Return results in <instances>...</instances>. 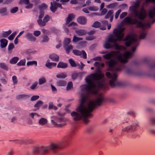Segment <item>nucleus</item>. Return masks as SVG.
I'll return each instance as SVG.
<instances>
[{
	"label": "nucleus",
	"instance_id": "nucleus-1",
	"mask_svg": "<svg viewBox=\"0 0 155 155\" xmlns=\"http://www.w3.org/2000/svg\"><path fill=\"white\" fill-rule=\"evenodd\" d=\"M124 28L119 27L113 31L114 35H110L106 41L104 46L106 48L114 47L116 51H112L103 56L106 59H111L107 62L108 70L117 71L125 68L126 73L128 74H134L133 69L125 68L123 63L127 62V59L133 55L137 47L139 44L137 35L135 34L128 35L123 39Z\"/></svg>",
	"mask_w": 155,
	"mask_h": 155
},
{
	"label": "nucleus",
	"instance_id": "nucleus-2",
	"mask_svg": "<svg viewBox=\"0 0 155 155\" xmlns=\"http://www.w3.org/2000/svg\"><path fill=\"white\" fill-rule=\"evenodd\" d=\"M104 74L101 72L91 74L85 79L87 84L81 85V89L83 93L88 94L96 95L95 99L89 101L84 95H82L80 103L76 108V111L72 112L71 115L74 121L82 120L85 124L88 123V118L91 116V113L96 106H100L105 101L101 93L98 92L99 89H105L107 85L102 79Z\"/></svg>",
	"mask_w": 155,
	"mask_h": 155
},
{
	"label": "nucleus",
	"instance_id": "nucleus-3",
	"mask_svg": "<svg viewBox=\"0 0 155 155\" xmlns=\"http://www.w3.org/2000/svg\"><path fill=\"white\" fill-rule=\"evenodd\" d=\"M140 5V1L138 0L133 2L132 5L130 7V10L135 17L137 18L140 20L138 21L136 19H132L130 17H127L123 20L122 22V24H135L137 27L144 29L149 27L150 23H153L155 22V7L148 11L147 15L150 20L149 22L146 23L143 21L147 16L146 10L143 7L140 8L139 12L137 11Z\"/></svg>",
	"mask_w": 155,
	"mask_h": 155
},
{
	"label": "nucleus",
	"instance_id": "nucleus-4",
	"mask_svg": "<svg viewBox=\"0 0 155 155\" xmlns=\"http://www.w3.org/2000/svg\"><path fill=\"white\" fill-rule=\"evenodd\" d=\"M62 148L61 146H34L32 152L34 155H43L44 153L50 152L55 153V155H62L58 152L59 150Z\"/></svg>",
	"mask_w": 155,
	"mask_h": 155
},
{
	"label": "nucleus",
	"instance_id": "nucleus-5",
	"mask_svg": "<svg viewBox=\"0 0 155 155\" xmlns=\"http://www.w3.org/2000/svg\"><path fill=\"white\" fill-rule=\"evenodd\" d=\"M52 124L55 127H59L62 125L61 123L66 122L67 119L65 118L59 117L57 116H53L51 117Z\"/></svg>",
	"mask_w": 155,
	"mask_h": 155
},
{
	"label": "nucleus",
	"instance_id": "nucleus-6",
	"mask_svg": "<svg viewBox=\"0 0 155 155\" xmlns=\"http://www.w3.org/2000/svg\"><path fill=\"white\" fill-rule=\"evenodd\" d=\"M106 75L107 78L110 79L109 83L112 87H114L118 85V83L116 80L117 75L115 72H114L111 74L109 72H107Z\"/></svg>",
	"mask_w": 155,
	"mask_h": 155
},
{
	"label": "nucleus",
	"instance_id": "nucleus-7",
	"mask_svg": "<svg viewBox=\"0 0 155 155\" xmlns=\"http://www.w3.org/2000/svg\"><path fill=\"white\" fill-rule=\"evenodd\" d=\"M138 125L139 124L137 121H134L130 125L123 128L122 129V131L125 132H128L130 130H134Z\"/></svg>",
	"mask_w": 155,
	"mask_h": 155
},
{
	"label": "nucleus",
	"instance_id": "nucleus-8",
	"mask_svg": "<svg viewBox=\"0 0 155 155\" xmlns=\"http://www.w3.org/2000/svg\"><path fill=\"white\" fill-rule=\"evenodd\" d=\"M57 7H60L61 8H62L61 4L59 3H57L55 2L51 3L50 9L51 11L53 12H55Z\"/></svg>",
	"mask_w": 155,
	"mask_h": 155
},
{
	"label": "nucleus",
	"instance_id": "nucleus-9",
	"mask_svg": "<svg viewBox=\"0 0 155 155\" xmlns=\"http://www.w3.org/2000/svg\"><path fill=\"white\" fill-rule=\"evenodd\" d=\"M73 53L75 55L78 56L82 55V57L84 59L87 58V54L84 51H80L77 50H74L72 51Z\"/></svg>",
	"mask_w": 155,
	"mask_h": 155
},
{
	"label": "nucleus",
	"instance_id": "nucleus-10",
	"mask_svg": "<svg viewBox=\"0 0 155 155\" xmlns=\"http://www.w3.org/2000/svg\"><path fill=\"white\" fill-rule=\"evenodd\" d=\"M77 22L82 25H86L87 23V19L84 16H81L79 17L77 19Z\"/></svg>",
	"mask_w": 155,
	"mask_h": 155
},
{
	"label": "nucleus",
	"instance_id": "nucleus-11",
	"mask_svg": "<svg viewBox=\"0 0 155 155\" xmlns=\"http://www.w3.org/2000/svg\"><path fill=\"white\" fill-rule=\"evenodd\" d=\"M74 17V15L72 14H69L68 17L67 18L65 24L64 25V28H66V26L69 24L71 21L72 19Z\"/></svg>",
	"mask_w": 155,
	"mask_h": 155
},
{
	"label": "nucleus",
	"instance_id": "nucleus-12",
	"mask_svg": "<svg viewBox=\"0 0 155 155\" xmlns=\"http://www.w3.org/2000/svg\"><path fill=\"white\" fill-rule=\"evenodd\" d=\"M48 122L47 119L42 117L40 118L38 121V124L41 126H44L46 125Z\"/></svg>",
	"mask_w": 155,
	"mask_h": 155
},
{
	"label": "nucleus",
	"instance_id": "nucleus-13",
	"mask_svg": "<svg viewBox=\"0 0 155 155\" xmlns=\"http://www.w3.org/2000/svg\"><path fill=\"white\" fill-rule=\"evenodd\" d=\"M49 58L53 61L57 62L59 60V56L56 54H52L49 56Z\"/></svg>",
	"mask_w": 155,
	"mask_h": 155
},
{
	"label": "nucleus",
	"instance_id": "nucleus-14",
	"mask_svg": "<svg viewBox=\"0 0 155 155\" xmlns=\"http://www.w3.org/2000/svg\"><path fill=\"white\" fill-rule=\"evenodd\" d=\"M57 64L54 62H50L48 61L45 64V66L49 69H52L53 67H55Z\"/></svg>",
	"mask_w": 155,
	"mask_h": 155
},
{
	"label": "nucleus",
	"instance_id": "nucleus-15",
	"mask_svg": "<svg viewBox=\"0 0 155 155\" xmlns=\"http://www.w3.org/2000/svg\"><path fill=\"white\" fill-rule=\"evenodd\" d=\"M26 37L29 41H35L36 40V38L31 33H28L26 34Z\"/></svg>",
	"mask_w": 155,
	"mask_h": 155
},
{
	"label": "nucleus",
	"instance_id": "nucleus-16",
	"mask_svg": "<svg viewBox=\"0 0 155 155\" xmlns=\"http://www.w3.org/2000/svg\"><path fill=\"white\" fill-rule=\"evenodd\" d=\"M35 142L31 139L23 140V145H32L34 144Z\"/></svg>",
	"mask_w": 155,
	"mask_h": 155
},
{
	"label": "nucleus",
	"instance_id": "nucleus-17",
	"mask_svg": "<svg viewBox=\"0 0 155 155\" xmlns=\"http://www.w3.org/2000/svg\"><path fill=\"white\" fill-rule=\"evenodd\" d=\"M67 63L60 61L58 64L57 67L58 68H65L67 67Z\"/></svg>",
	"mask_w": 155,
	"mask_h": 155
},
{
	"label": "nucleus",
	"instance_id": "nucleus-18",
	"mask_svg": "<svg viewBox=\"0 0 155 155\" xmlns=\"http://www.w3.org/2000/svg\"><path fill=\"white\" fill-rule=\"evenodd\" d=\"M0 46L2 48H4L6 47L7 45L8 41L5 39H2L0 41Z\"/></svg>",
	"mask_w": 155,
	"mask_h": 155
},
{
	"label": "nucleus",
	"instance_id": "nucleus-19",
	"mask_svg": "<svg viewBox=\"0 0 155 155\" xmlns=\"http://www.w3.org/2000/svg\"><path fill=\"white\" fill-rule=\"evenodd\" d=\"M77 26V24L75 22H73L68 24V25H67V26H66V28H64V29L65 31L66 32H67L68 31V30L67 28L68 27H75Z\"/></svg>",
	"mask_w": 155,
	"mask_h": 155
},
{
	"label": "nucleus",
	"instance_id": "nucleus-20",
	"mask_svg": "<svg viewBox=\"0 0 155 155\" xmlns=\"http://www.w3.org/2000/svg\"><path fill=\"white\" fill-rule=\"evenodd\" d=\"M76 33L79 36L84 35L87 34L86 31L82 29H80L76 31Z\"/></svg>",
	"mask_w": 155,
	"mask_h": 155
},
{
	"label": "nucleus",
	"instance_id": "nucleus-21",
	"mask_svg": "<svg viewBox=\"0 0 155 155\" xmlns=\"http://www.w3.org/2000/svg\"><path fill=\"white\" fill-rule=\"evenodd\" d=\"M19 60V58L18 57H14L9 61V62L12 64H15L17 63Z\"/></svg>",
	"mask_w": 155,
	"mask_h": 155
},
{
	"label": "nucleus",
	"instance_id": "nucleus-22",
	"mask_svg": "<svg viewBox=\"0 0 155 155\" xmlns=\"http://www.w3.org/2000/svg\"><path fill=\"white\" fill-rule=\"evenodd\" d=\"M67 54H68L72 50L73 47L71 45H69L64 47Z\"/></svg>",
	"mask_w": 155,
	"mask_h": 155
},
{
	"label": "nucleus",
	"instance_id": "nucleus-23",
	"mask_svg": "<svg viewBox=\"0 0 155 155\" xmlns=\"http://www.w3.org/2000/svg\"><path fill=\"white\" fill-rule=\"evenodd\" d=\"M67 76L66 73L64 72L61 73L56 75V77L58 78H64Z\"/></svg>",
	"mask_w": 155,
	"mask_h": 155
},
{
	"label": "nucleus",
	"instance_id": "nucleus-24",
	"mask_svg": "<svg viewBox=\"0 0 155 155\" xmlns=\"http://www.w3.org/2000/svg\"><path fill=\"white\" fill-rule=\"evenodd\" d=\"M83 39L82 38H78L75 36H74L72 40V41L74 43H79L81 41H82Z\"/></svg>",
	"mask_w": 155,
	"mask_h": 155
},
{
	"label": "nucleus",
	"instance_id": "nucleus-25",
	"mask_svg": "<svg viewBox=\"0 0 155 155\" xmlns=\"http://www.w3.org/2000/svg\"><path fill=\"white\" fill-rule=\"evenodd\" d=\"M101 23L104 26L100 27V29L102 30H105L106 29V25L108 23V22L106 20H103L101 21Z\"/></svg>",
	"mask_w": 155,
	"mask_h": 155
},
{
	"label": "nucleus",
	"instance_id": "nucleus-26",
	"mask_svg": "<svg viewBox=\"0 0 155 155\" xmlns=\"http://www.w3.org/2000/svg\"><path fill=\"white\" fill-rule=\"evenodd\" d=\"M66 84V82L63 80H60L57 82V85L58 86H64Z\"/></svg>",
	"mask_w": 155,
	"mask_h": 155
},
{
	"label": "nucleus",
	"instance_id": "nucleus-27",
	"mask_svg": "<svg viewBox=\"0 0 155 155\" xmlns=\"http://www.w3.org/2000/svg\"><path fill=\"white\" fill-rule=\"evenodd\" d=\"M7 9L5 7H3L0 8V13L3 16L7 15Z\"/></svg>",
	"mask_w": 155,
	"mask_h": 155
},
{
	"label": "nucleus",
	"instance_id": "nucleus-28",
	"mask_svg": "<svg viewBox=\"0 0 155 155\" xmlns=\"http://www.w3.org/2000/svg\"><path fill=\"white\" fill-rule=\"evenodd\" d=\"M35 65V66H37V62L35 61H28L27 63V65L28 66L32 65Z\"/></svg>",
	"mask_w": 155,
	"mask_h": 155
},
{
	"label": "nucleus",
	"instance_id": "nucleus-29",
	"mask_svg": "<svg viewBox=\"0 0 155 155\" xmlns=\"http://www.w3.org/2000/svg\"><path fill=\"white\" fill-rule=\"evenodd\" d=\"M114 11L113 10H110L108 11L107 13L105 16V18L107 19L109 17L113 16Z\"/></svg>",
	"mask_w": 155,
	"mask_h": 155
},
{
	"label": "nucleus",
	"instance_id": "nucleus-30",
	"mask_svg": "<svg viewBox=\"0 0 155 155\" xmlns=\"http://www.w3.org/2000/svg\"><path fill=\"white\" fill-rule=\"evenodd\" d=\"M29 96L24 94H22L18 95L16 96V98L18 99H23L25 98H26L29 97Z\"/></svg>",
	"mask_w": 155,
	"mask_h": 155
},
{
	"label": "nucleus",
	"instance_id": "nucleus-31",
	"mask_svg": "<svg viewBox=\"0 0 155 155\" xmlns=\"http://www.w3.org/2000/svg\"><path fill=\"white\" fill-rule=\"evenodd\" d=\"M88 9L91 11H96L98 10L99 8L96 6L92 5L89 7Z\"/></svg>",
	"mask_w": 155,
	"mask_h": 155
},
{
	"label": "nucleus",
	"instance_id": "nucleus-32",
	"mask_svg": "<svg viewBox=\"0 0 155 155\" xmlns=\"http://www.w3.org/2000/svg\"><path fill=\"white\" fill-rule=\"evenodd\" d=\"M71 40L69 38H66L65 39L64 41L63 45L64 46H66L69 45V43L71 42Z\"/></svg>",
	"mask_w": 155,
	"mask_h": 155
},
{
	"label": "nucleus",
	"instance_id": "nucleus-33",
	"mask_svg": "<svg viewBox=\"0 0 155 155\" xmlns=\"http://www.w3.org/2000/svg\"><path fill=\"white\" fill-rule=\"evenodd\" d=\"M117 2L114 3L107 5V8H114L117 5Z\"/></svg>",
	"mask_w": 155,
	"mask_h": 155
},
{
	"label": "nucleus",
	"instance_id": "nucleus-34",
	"mask_svg": "<svg viewBox=\"0 0 155 155\" xmlns=\"http://www.w3.org/2000/svg\"><path fill=\"white\" fill-rule=\"evenodd\" d=\"M146 35V31L143 30L140 34L139 38L140 39L144 38Z\"/></svg>",
	"mask_w": 155,
	"mask_h": 155
},
{
	"label": "nucleus",
	"instance_id": "nucleus-35",
	"mask_svg": "<svg viewBox=\"0 0 155 155\" xmlns=\"http://www.w3.org/2000/svg\"><path fill=\"white\" fill-rule=\"evenodd\" d=\"M13 144L17 145H23V140H16L12 141Z\"/></svg>",
	"mask_w": 155,
	"mask_h": 155
},
{
	"label": "nucleus",
	"instance_id": "nucleus-36",
	"mask_svg": "<svg viewBox=\"0 0 155 155\" xmlns=\"http://www.w3.org/2000/svg\"><path fill=\"white\" fill-rule=\"evenodd\" d=\"M42 38V39L41 41V42H47L49 40V38L47 35H44Z\"/></svg>",
	"mask_w": 155,
	"mask_h": 155
},
{
	"label": "nucleus",
	"instance_id": "nucleus-37",
	"mask_svg": "<svg viewBox=\"0 0 155 155\" xmlns=\"http://www.w3.org/2000/svg\"><path fill=\"white\" fill-rule=\"evenodd\" d=\"M43 104V103L42 101H39L34 106L38 109H39V107L42 105Z\"/></svg>",
	"mask_w": 155,
	"mask_h": 155
},
{
	"label": "nucleus",
	"instance_id": "nucleus-38",
	"mask_svg": "<svg viewBox=\"0 0 155 155\" xmlns=\"http://www.w3.org/2000/svg\"><path fill=\"white\" fill-rule=\"evenodd\" d=\"M25 59H23L21 60L17 64L18 66H24L25 65L26 63Z\"/></svg>",
	"mask_w": 155,
	"mask_h": 155
},
{
	"label": "nucleus",
	"instance_id": "nucleus-39",
	"mask_svg": "<svg viewBox=\"0 0 155 155\" xmlns=\"http://www.w3.org/2000/svg\"><path fill=\"white\" fill-rule=\"evenodd\" d=\"M69 62L71 65L73 67H76L78 64L75 63V62L72 59H70L69 60Z\"/></svg>",
	"mask_w": 155,
	"mask_h": 155
},
{
	"label": "nucleus",
	"instance_id": "nucleus-40",
	"mask_svg": "<svg viewBox=\"0 0 155 155\" xmlns=\"http://www.w3.org/2000/svg\"><path fill=\"white\" fill-rule=\"evenodd\" d=\"M12 33L11 30H9L8 31L4 32L3 33L2 35L3 37L6 38L8 37Z\"/></svg>",
	"mask_w": 155,
	"mask_h": 155
},
{
	"label": "nucleus",
	"instance_id": "nucleus-41",
	"mask_svg": "<svg viewBox=\"0 0 155 155\" xmlns=\"http://www.w3.org/2000/svg\"><path fill=\"white\" fill-rule=\"evenodd\" d=\"M149 123L152 125H155V117H151L150 118Z\"/></svg>",
	"mask_w": 155,
	"mask_h": 155
},
{
	"label": "nucleus",
	"instance_id": "nucleus-42",
	"mask_svg": "<svg viewBox=\"0 0 155 155\" xmlns=\"http://www.w3.org/2000/svg\"><path fill=\"white\" fill-rule=\"evenodd\" d=\"M46 82V79L45 78L42 77L40 78L39 80V84H44Z\"/></svg>",
	"mask_w": 155,
	"mask_h": 155
},
{
	"label": "nucleus",
	"instance_id": "nucleus-43",
	"mask_svg": "<svg viewBox=\"0 0 155 155\" xmlns=\"http://www.w3.org/2000/svg\"><path fill=\"white\" fill-rule=\"evenodd\" d=\"M37 22L40 26H45L46 25L43 20L42 21L41 19H38L37 20Z\"/></svg>",
	"mask_w": 155,
	"mask_h": 155
},
{
	"label": "nucleus",
	"instance_id": "nucleus-44",
	"mask_svg": "<svg viewBox=\"0 0 155 155\" xmlns=\"http://www.w3.org/2000/svg\"><path fill=\"white\" fill-rule=\"evenodd\" d=\"M101 24L100 22L98 21H95L93 24L92 26V27L95 28H98L101 26Z\"/></svg>",
	"mask_w": 155,
	"mask_h": 155
},
{
	"label": "nucleus",
	"instance_id": "nucleus-45",
	"mask_svg": "<svg viewBox=\"0 0 155 155\" xmlns=\"http://www.w3.org/2000/svg\"><path fill=\"white\" fill-rule=\"evenodd\" d=\"M18 8L17 7H15L11 8L10 10V12L11 13H15L18 10Z\"/></svg>",
	"mask_w": 155,
	"mask_h": 155
},
{
	"label": "nucleus",
	"instance_id": "nucleus-46",
	"mask_svg": "<svg viewBox=\"0 0 155 155\" xmlns=\"http://www.w3.org/2000/svg\"><path fill=\"white\" fill-rule=\"evenodd\" d=\"M73 87V84L71 82H69L68 84L66 90L68 91L71 89Z\"/></svg>",
	"mask_w": 155,
	"mask_h": 155
},
{
	"label": "nucleus",
	"instance_id": "nucleus-47",
	"mask_svg": "<svg viewBox=\"0 0 155 155\" xmlns=\"http://www.w3.org/2000/svg\"><path fill=\"white\" fill-rule=\"evenodd\" d=\"M0 67L6 70H8V68L7 66L5 63H3L0 64Z\"/></svg>",
	"mask_w": 155,
	"mask_h": 155
},
{
	"label": "nucleus",
	"instance_id": "nucleus-48",
	"mask_svg": "<svg viewBox=\"0 0 155 155\" xmlns=\"http://www.w3.org/2000/svg\"><path fill=\"white\" fill-rule=\"evenodd\" d=\"M12 81L14 85H15L18 83V80L16 76H14L12 77Z\"/></svg>",
	"mask_w": 155,
	"mask_h": 155
},
{
	"label": "nucleus",
	"instance_id": "nucleus-49",
	"mask_svg": "<svg viewBox=\"0 0 155 155\" xmlns=\"http://www.w3.org/2000/svg\"><path fill=\"white\" fill-rule=\"evenodd\" d=\"M17 34V32H15L13 33L8 38V39L9 40H12L15 35Z\"/></svg>",
	"mask_w": 155,
	"mask_h": 155
},
{
	"label": "nucleus",
	"instance_id": "nucleus-50",
	"mask_svg": "<svg viewBox=\"0 0 155 155\" xmlns=\"http://www.w3.org/2000/svg\"><path fill=\"white\" fill-rule=\"evenodd\" d=\"M119 7L121 9L124 10L127 8V5L126 4H123L120 5Z\"/></svg>",
	"mask_w": 155,
	"mask_h": 155
},
{
	"label": "nucleus",
	"instance_id": "nucleus-51",
	"mask_svg": "<svg viewBox=\"0 0 155 155\" xmlns=\"http://www.w3.org/2000/svg\"><path fill=\"white\" fill-rule=\"evenodd\" d=\"M87 42L85 41H81L79 44L80 46L82 47H84L86 46Z\"/></svg>",
	"mask_w": 155,
	"mask_h": 155
},
{
	"label": "nucleus",
	"instance_id": "nucleus-52",
	"mask_svg": "<svg viewBox=\"0 0 155 155\" xmlns=\"http://www.w3.org/2000/svg\"><path fill=\"white\" fill-rule=\"evenodd\" d=\"M38 85V83L37 82H34L31 86L30 88L32 90L35 89L36 88Z\"/></svg>",
	"mask_w": 155,
	"mask_h": 155
},
{
	"label": "nucleus",
	"instance_id": "nucleus-53",
	"mask_svg": "<svg viewBox=\"0 0 155 155\" xmlns=\"http://www.w3.org/2000/svg\"><path fill=\"white\" fill-rule=\"evenodd\" d=\"M41 32L39 31H34L33 35L36 37L39 36L41 34Z\"/></svg>",
	"mask_w": 155,
	"mask_h": 155
},
{
	"label": "nucleus",
	"instance_id": "nucleus-54",
	"mask_svg": "<svg viewBox=\"0 0 155 155\" xmlns=\"http://www.w3.org/2000/svg\"><path fill=\"white\" fill-rule=\"evenodd\" d=\"M121 9H119L117 10L116 12L115 16V19H117L118 18L120 13L121 12Z\"/></svg>",
	"mask_w": 155,
	"mask_h": 155
},
{
	"label": "nucleus",
	"instance_id": "nucleus-55",
	"mask_svg": "<svg viewBox=\"0 0 155 155\" xmlns=\"http://www.w3.org/2000/svg\"><path fill=\"white\" fill-rule=\"evenodd\" d=\"M49 18L50 17L48 15L45 16L44 17V18H43V20L45 24H46V22H47L48 21Z\"/></svg>",
	"mask_w": 155,
	"mask_h": 155
},
{
	"label": "nucleus",
	"instance_id": "nucleus-56",
	"mask_svg": "<svg viewBox=\"0 0 155 155\" xmlns=\"http://www.w3.org/2000/svg\"><path fill=\"white\" fill-rule=\"evenodd\" d=\"M29 116L32 119H33L34 118V117L35 116H38V115L36 113H30L29 115Z\"/></svg>",
	"mask_w": 155,
	"mask_h": 155
},
{
	"label": "nucleus",
	"instance_id": "nucleus-57",
	"mask_svg": "<svg viewBox=\"0 0 155 155\" xmlns=\"http://www.w3.org/2000/svg\"><path fill=\"white\" fill-rule=\"evenodd\" d=\"M25 6V8L27 9H30L32 8L33 5L32 4L30 3L29 2Z\"/></svg>",
	"mask_w": 155,
	"mask_h": 155
},
{
	"label": "nucleus",
	"instance_id": "nucleus-58",
	"mask_svg": "<svg viewBox=\"0 0 155 155\" xmlns=\"http://www.w3.org/2000/svg\"><path fill=\"white\" fill-rule=\"evenodd\" d=\"M39 96L38 95H34L31 98V101H34L39 98Z\"/></svg>",
	"mask_w": 155,
	"mask_h": 155
},
{
	"label": "nucleus",
	"instance_id": "nucleus-59",
	"mask_svg": "<svg viewBox=\"0 0 155 155\" xmlns=\"http://www.w3.org/2000/svg\"><path fill=\"white\" fill-rule=\"evenodd\" d=\"M14 48V45L12 43H10L8 46V50L9 51H11Z\"/></svg>",
	"mask_w": 155,
	"mask_h": 155
},
{
	"label": "nucleus",
	"instance_id": "nucleus-60",
	"mask_svg": "<svg viewBox=\"0 0 155 155\" xmlns=\"http://www.w3.org/2000/svg\"><path fill=\"white\" fill-rule=\"evenodd\" d=\"M127 15V13L126 12H123L121 14L120 16V19H122Z\"/></svg>",
	"mask_w": 155,
	"mask_h": 155
},
{
	"label": "nucleus",
	"instance_id": "nucleus-61",
	"mask_svg": "<svg viewBox=\"0 0 155 155\" xmlns=\"http://www.w3.org/2000/svg\"><path fill=\"white\" fill-rule=\"evenodd\" d=\"M51 87L52 92L54 93H56L57 91V89L56 87L52 84L51 85Z\"/></svg>",
	"mask_w": 155,
	"mask_h": 155
},
{
	"label": "nucleus",
	"instance_id": "nucleus-62",
	"mask_svg": "<svg viewBox=\"0 0 155 155\" xmlns=\"http://www.w3.org/2000/svg\"><path fill=\"white\" fill-rule=\"evenodd\" d=\"M48 7L47 5L45 4H42L40 6V9H46Z\"/></svg>",
	"mask_w": 155,
	"mask_h": 155
},
{
	"label": "nucleus",
	"instance_id": "nucleus-63",
	"mask_svg": "<svg viewBox=\"0 0 155 155\" xmlns=\"http://www.w3.org/2000/svg\"><path fill=\"white\" fill-rule=\"evenodd\" d=\"M101 10V13L100 14L101 15L105 14L107 12V10L106 8L103 9Z\"/></svg>",
	"mask_w": 155,
	"mask_h": 155
},
{
	"label": "nucleus",
	"instance_id": "nucleus-64",
	"mask_svg": "<svg viewBox=\"0 0 155 155\" xmlns=\"http://www.w3.org/2000/svg\"><path fill=\"white\" fill-rule=\"evenodd\" d=\"M77 64L78 65L77 66H78V68L81 69H83L84 66V65L82 62H81L80 65L79 64Z\"/></svg>",
	"mask_w": 155,
	"mask_h": 155
}]
</instances>
